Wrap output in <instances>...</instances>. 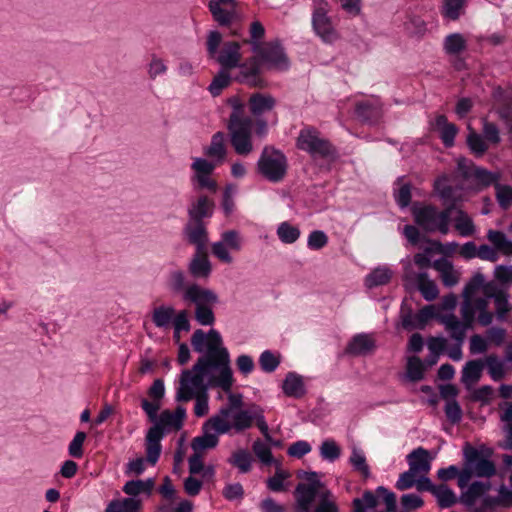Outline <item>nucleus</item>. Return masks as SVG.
Segmentation results:
<instances>
[{
	"mask_svg": "<svg viewBox=\"0 0 512 512\" xmlns=\"http://www.w3.org/2000/svg\"><path fill=\"white\" fill-rule=\"evenodd\" d=\"M484 366L485 363L481 359L466 362L461 372V382L466 388H470L481 379Z\"/></svg>",
	"mask_w": 512,
	"mask_h": 512,
	"instance_id": "nucleus-29",
	"label": "nucleus"
},
{
	"mask_svg": "<svg viewBox=\"0 0 512 512\" xmlns=\"http://www.w3.org/2000/svg\"><path fill=\"white\" fill-rule=\"evenodd\" d=\"M461 489L459 501L468 506H473L477 500L491 489V482H458Z\"/></svg>",
	"mask_w": 512,
	"mask_h": 512,
	"instance_id": "nucleus-17",
	"label": "nucleus"
},
{
	"mask_svg": "<svg viewBox=\"0 0 512 512\" xmlns=\"http://www.w3.org/2000/svg\"><path fill=\"white\" fill-rule=\"evenodd\" d=\"M426 367L418 356H411L407 360L406 378L411 382L424 379Z\"/></svg>",
	"mask_w": 512,
	"mask_h": 512,
	"instance_id": "nucleus-41",
	"label": "nucleus"
},
{
	"mask_svg": "<svg viewBox=\"0 0 512 512\" xmlns=\"http://www.w3.org/2000/svg\"><path fill=\"white\" fill-rule=\"evenodd\" d=\"M214 417H210L202 426V435L195 437L191 442V447L194 452L200 453V451L215 448L219 443V433L215 426Z\"/></svg>",
	"mask_w": 512,
	"mask_h": 512,
	"instance_id": "nucleus-14",
	"label": "nucleus"
},
{
	"mask_svg": "<svg viewBox=\"0 0 512 512\" xmlns=\"http://www.w3.org/2000/svg\"><path fill=\"white\" fill-rule=\"evenodd\" d=\"M455 212L457 213L455 218V228L458 230L459 234L463 237H468L474 234L475 225L469 215L461 208L456 209Z\"/></svg>",
	"mask_w": 512,
	"mask_h": 512,
	"instance_id": "nucleus-44",
	"label": "nucleus"
},
{
	"mask_svg": "<svg viewBox=\"0 0 512 512\" xmlns=\"http://www.w3.org/2000/svg\"><path fill=\"white\" fill-rule=\"evenodd\" d=\"M510 487H507L504 483L498 489L499 495L497 497H484L483 506L486 508H492L494 506H511L512 505V482Z\"/></svg>",
	"mask_w": 512,
	"mask_h": 512,
	"instance_id": "nucleus-38",
	"label": "nucleus"
},
{
	"mask_svg": "<svg viewBox=\"0 0 512 512\" xmlns=\"http://www.w3.org/2000/svg\"><path fill=\"white\" fill-rule=\"evenodd\" d=\"M276 105V99L270 94L253 93L249 98V109L253 116L272 111Z\"/></svg>",
	"mask_w": 512,
	"mask_h": 512,
	"instance_id": "nucleus-25",
	"label": "nucleus"
},
{
	"mask_svg": "<svg viewBox=\"0 0 512 512\" xmlns=\"http://www.w3.org/2000/svg\"><path fill=\"white\" fill-rule=\"evenodd\" d=\"M239 72L235 75L234 80L239 83H244L252 87L263 86V80L260 77L261 65L258 58L255 56L250 57L244 63L239 62Z\"/></svg>",
	"mask_w": 512,
	"mask_h": 512,
	"instance_id": "nucleus-13",
	"label": "nucleus"
},
{
	"mask_svg": "<svg viewBox=\"0 0 512 512\" xmlns=\"http://www.w3.org/2000/svg\"><path fill=\"white\" fill-rule=\"evenodd\" d=\"M259 364L264 372L272 373L280 365V357L270 350H265L260 354Z\"/></svg>",
	"mask_w": 512,
	"mask_h": 512,
	"instance_id": "nucleus-53",
	"label": "nucleus"
},
{
	"mask_svg": "<svg viewBox=\"0 0 512 512\" xmlns=\"http://www.w3.org/2000/svg\"><path fill=\"white\" fill-rule=\"evenodd\" d=\"M328 236L322 230H313L307 239V246L311 250H321L328 244Z\"/></svg>",
	"mask_w": 512,
	"mask_h": 512,
	"instance_id": "nucleus-61",
	"label": "nucleus"
},
{
	"mask_svg": "<svg viewBox=\"0 0 512 512\" xmlns=\"http://www.w3.org/2000/svg\"><path fill=\"white\" fill-rule=\"evenodd\" d=\"M186 273L181 269L171 270L167 277V288L173 294H184L186 290Z\"/></svg>",
	"mask_w": 512,
	"mask_h": 512,
	"instance_id": "nucleus-40",
	"label": "nucleus"
},
{
	"mask_svg": "<svg viewBox=\"0 0 512 512\" xmlns=\"http://www.w3.org/2000/svg\"><path fill=\"white\" fill-rule=\"evenodd\" d=\"M320 456L328 462H335L341 456V448L333 439L324 440L319 447Z\"/></svg>",
	"mask_w": 512,
	"mask_h": 512,
	"instance_id": "nucleus-47",
	"label": "nucleus"
},
{
	"mask_svg": "<svg viewBox=\"0 0 512 512\" xmlns=\"http://www.w3.org/2000/svg\"><path fill=\"white\" fill-rule=\"evenodd\" d=\"M191 345L201 356L191 369L181 372L175 399L177 402H188L196 397L194 413L197 417H202L209 410L208 388L219 387L224 392H230L233 372L229 351L218 330L212 328L207 333L202 329L195 330Z\"/></svg>",
	"mask_w": 512,
	"mask_h": 512,
	"instance_id": "nucleus-1",
	"label": "nucleus"
},
{
	"mask_svg": "<svg viewBox=\"0 0 512 512\" xmlns=\"http://www.w3.org/2000/svg\"><path fill=\"white\" fill-rule=\"evenodd\" d=\"M438 320L450 331L451 338L460 344L463 343L468 328L454 314L440 315Z\"/></svg>",
	"mask_w": 512,
	"mask_h": 512,
	"instance_id": "nucleus-30",
	"label": "nucleus"
},
{
	"mask_svg": "<svg viewBox=\"0 0 512 512\" xmlns=\"http://www.w3.org/2000/svg\"><path fill=\"white\" fill-rule=\"evenodd\" d=\"M312 26L315 33L327 43H331L336 38L335 30L332 27L330 18L327 16L326 11L319 7L314 10L312 16Z\"/></svg>",
	"mask_w": 512,
	"mask_h": 512,
	"instance_id": "nucleus-18",
	"label": "nucleus"
},
{
	"mask_svg": "<svg viewBox=\"0 0 512 512\" xmlns=\"http://www.w3.org/2000/svg\"><path fill=\"white\" fill-rule=\"evenodd\" d=\"M495 196L499 206L507 210L512 204V187L501 183L495 184Z\"/></svg>",
	"mask_w": 512,
	"mask_h": 512,
	"instance_id": "nucleus-52",
	"label": "nucleus"
},
{
	"mask_svg": "<svg viewBox=\"0 0 512 512\" xmlns=\"http://www.w3.org/2000/svg\"><path fill=\"white\" fill-rule=\"evenodd\" d=\"M206 156L216 159L221 162L225 159L227 150L225 146V133L222 131L216 132L212 138L210 145L204 149Z\"/></svg>",
	"mask_w": 512,
	"mask_h": 512,
	"instance_id": "nucleus-31",
	"label": "nucleus"
},
{
	"mask_svg": "<svg viewBox=\"0 0 512 512\" xmlns=\"http://www.w3.org/2000/svg\"><path fill=\"white\" fill-rule=\"evenodd\" d=\"M230 417L233 420L232 422L228 418L214 417L215 426L219 433L226 434L231 429H234L236 432H242L250 428L255 418L254 409L252 411L238 410L233 412Z\"/></svg>",
	"mask_w": 512,
	"mask_h": 512,
	"instance_id": "nucleus-12",
	"label": "nucleus"
},
{
	"mask_svg": "<svg viewBox=\"0 0 512 512\" xmlns=\"http://www.w3.org/2000/svg\"><path fill=\"white\" fill-rule=\"evenodd\" d=\"M249 42L261 66L278 71H287L290 68L289 58L279 40L270 41L264 45L258 41Z\"/></svg>",
	"mask_w": 512,
	"mask_h": 512,
	"instance_id": "nucleus-7",
	"label": "nucleus"
},
{
	"mask_svg": "<svg viewBox=\"0 0 512 512\" xmlns=\"http://www.w3.org/2000/svg\"><path fill=\"white\" fill-rule=\"evenodd\" d=\"M321 482H299L295 489L296 512H309L319 490Z\"/></svg>",
	"mask_w": 512,
	"mask_h": 512,
	"instance_id": "nucleus-15",
	"label": "nucleus"
},
{
	"mask_svg": "<svg viewBox=\"0 0 512 512\" xmlns=\"http://www.w3.org/2000/svg\"><path fill=\"white\" fill-rule=\"evenodd\" d=\"M228 105L232 108L227 126H235L239 123L252 122V119L245 115V104L239 97L233 96L227 100Z\"/></svg>",
	"mask_w": 512,
	"mask_h": 512,
	"instance_id": "nucleus-34",
	"label": "nucleus"
},
{
	"mask_svg": "<svg viewBox=\"0 0 512 512\" xmlns=\"http://www.w3.org/2000/svg\"><path fill=\"white\" fill-rule=\"evenodd\" d=\"M472 177L476 179L481 185L484 187H488L490 185H494L496 183H499V174L491 172L485 168L478 167L474 168V172L472 174Z\"/></svg>",
	"mask_w": 512,
	"mask_h": 512,
	"instance_id": "nucleus-55",
	"label": "nucleus"
},
{
	"mask_svg": "<svg viewBox=\"0 0 512 512\" xmlns=\"http://www.w3.org/2000/svg\"><path fill=\"white\" fill-rule=\"evenodd\" d=\"M393 272L390 268L383 266L373 269L365 278L367 288H375L390 282Z\"/></svg>",
	"mask_w": 512,
	"mask_h": 512,
	"instance_id": "nucleus-37",
	"label": "nucleus"
},
{
	"mask_svg": "<svg viewBox=\"0 0 512 512\" xmlns=\"http://www.w3.org/2000/svg\"><path fill=\"white\" fill-rule=\"evenodd\" d=\"M215 210V203L207 195H200L187 207V222L183 226V236L187 242L209 240L206 219H210Z\"/></svg>",
	"mask_w": 512,
	"mask_h": 512,
	"instance_id": "nucleus-3",
	"label": "nucleus"
},
{
	"mask_svg": "<svg viewBox=\"0 0 512 512\" xmlns=\"http://www.w3.org/2000/svg\"><path fill=\"white\" fill-rule=\"evenodd\" d=\"M487 366L491 379L495 382L502 380L505 375V367L503 361L499 360L496 355H489L484 362Z\"/></svg>",
	"mask_w": 512,
	"mask_h": 512,
	"instance_id": "nucleus-49",
	"label": "nucleus"
},
{
	"mask_svg": "<svg viewBox=\"0 0 512 512\" xmlns=\"http://www.w3.org/2000/svg\"><path fill=\"white\" fill-rule=\"evenodd\" d=\"M355 114L362 123L375 125L382 116V110L380 106L364 101L356 104Z\"/></svg>",
	"mask_w": 512,
	"mask_h": 512,
	"instance_id": "nucleus-26",
	"label": "nucleus"
},
{
	"mask_svg": "<svg viewBox=\"0 0 512 512\" xmlns=\"http://www.w3.org/2000/svg\"><path fill=\"white\" fill-rule=\"evenodd\" d=\"M414 486L420 492H431L437 498L438 505L442 508H449L457 502L454 492L444 482L438 485L433 482H396V488L401 491Z\"/></svg>",
	"mask_w": 512,
	"mask_h": 512,
	"instance_id": "nucleus-8",
	"label": "nucleus"
},
{
	"mask_svg": "<svg viewBox=\"0 0 512 512\" xmlns=\"http://www.w3.org/2000/svg\"><path fill=\"white\" fill-rule=\"evenodd\" d=\"M282 390L288 397H303L306 394V388L302 376L296 372H288L282 383Z\"/></svg>",
	"mask_w": 512,
	"mask_h": 512,
	"instance_id": "nucleus-28",
	"label": "nucleus"
},
{
	"mask_svg": "<svg viewBox=\"0 0 512 512\" xmlns=\"http://www.w3.org/2000/svg\"><path fill=\"white\" fill-rule=\"evenodd\" d=\"M155 482H125L123 491L131 496H137L138 494H145L150 496L152 494Z\"/></svg>",
	"mask_w": 512,
	"mask_h": 512,
	"instance_id": "nucleus-51",
	"label": "nucleus"
},
{
	"mask_svg": "<svg viewBox=\"0 0 512 512\" xmlns=\"http://www.w3.org/2000/svg\"><path fill=\"white\" fill-rule=\"evenodd\" d=\"M482 133V136L487 143L497 145L501 142L500 130L498 126L493 122L482 119Z\"/></svg>",
	"mask_w": 512,
	"mask_h": 512,
	"instance_id": "nucleus-56",
	"label": "nucleus"
},
{
	"mask_svg": "<svg viewBox=\"0 0 512 512\" xmlns=\"http://www.w3.org/2000/svg\"><path fill=\"white\" fill-rule=\"evenodd\" d=\"M493 395V387L491 385H483L472 392L471 400L474 402H479L482 406L489 405Z\"/></svg>",
	"mask_w": 512,
	"mask_h": 512,
	"instance_id": "nucleus-59",
	"label": "nucleus"
},
{
	"mask_svg": "<svg viewBox=\"0 0 512 512\" xmlns=\"http://www.w3.org/2000/svg\"><path fill=\"white\" fill-rule=\"evenodd\" d=\"M195 320L203 326H212L215 323V315L211 305L195 307Z\"/></svg>",
	"mask_w": 512,
	"mask_h": 512,
	"instance_id": "nucleus-57",
	"label": "nucleus"
},
{
	"mask_svg": "<svg viewBox=\"0 0 512 512\" xmlns=\"http://www.w3.org/2000/svg\"><path fill=\"white\" fill-rule=\"evenodd\" d=\"M185 418L186 409L183 406L178 405L174 412H171L168 409L162 411L156 422L161 424L165 431H169L170 429L180 430Z\"/></svg>",
	"mask_w": 512,
	"mask_h": 512,
	"instance_id": "nucleus-23",
	"label": "nucleus"
},
{
	"mask_svg": "<svg viewBox=\"0 0 512 512\" xmlns=\"http://www.w3.org/2000/svg\"><path fill=\"white\" fill-rule=\"evenodd\" d=\"M195 247V252L188 263V272L195 279H208L212 273V264L208 257L209 240L188 242Z\"/></svg>",
	"mask_w": 512,
	"mask_h": 512,
	"instance_id": "nucleus-9",
	"label": "nucleus"
},
{
	"mask_svg": "<svg viewBox=\"0 0 512 512\" xmlns=\"http://www.w3.org/2000/svg\"><path fill=\"white\" fill-rule=\"evenodd\" d=\"M468 130L469 133L466 137L467 147L474 156L482 157L489 149L488 143L470 125H468Z\"/></svg>",
	"mask_w": 512,
	"mask_h": 512,
	"instance_id": "nucleus-35",
	"label": "nucleus"
},
{
	"mask_svg": "<svg viewBox=\"0 0 512 512\" xmlns=\"http://www.w3.org/2000/svg\"><path fill=\"white\" fill-rule=\"evenodd\" d=\"M240 48L239 42L228 41L213 59L221 65V69L230 70L236 68L241 60Z\"/></svg>",
	"mask_w": 512,
	"mask_h": 512,
	"instance_id": "nucleus-19",
	"label": "nucleus"
},
{
	"mask_svg": "<svg viewBox=\"0 0 512 512\" xmlns=\"http://www.w3.org/2000/svg\"><path fill=\"white\" fill-rule=\"evenodd\" d=\"M375 348V341L366 333H359L352 337L345 352L350 355H367Z\"/></svg>",
	"mask_w": 512,
	"mask_h": 512,
	"instance_id": "nucleus-24",
	"label": "nucleus"
},
{
	"mask_svg": "<svg viewBox=\"0 0 512 512\" xmlns=\"http://www.w3.org/2000/svg\"><path fill=\"white\" fill-rule=\"evenodd\" d=\"M87 435L83 431L76 432L74 438L69 444L68 452L73 458H81L83 456V443Z\"/></svg>",
	"mask_w": 512,
	"mask_h": 512,
	"instance_id": "nucleus-63",
	"label": "nucleus"
},
{
	"mask_svg": "<svg viewBox=\"0 0 512 512\" xmlns=\"http://www.w3.org/2000/svg\"><path fill=\"white\" fill-rule=\"evenodd\" d=\"M488 298L494 300L497 319L504 321L506 315L512 311V305L509 302V294L506 291H495L488 293Z\"/></svg>",
	"mask_w": 512,
	"mask_h": 512,
	"instance_id": "nucleus-36",
	"label": "nucleus"
},
{
	"mask_svg": "<svg viewBox=\"0 0 512 512\" xmlns=\"http://www.w3.org/2000/svg\"><path fill=\"white\" fill-rule=\"evenodd\" d=\"M209 11L213 19L220 25L227 27L229 26L236 16V8H223L215 4H208Z\"/></svg>",
	"mask_w": 512,
	"mask_h": 512,
	"instance_id": "nucleus-39",
	"label": "nucleus"
},
{
	"mask_svg": "<svg viewBox=\"0 0 512 512\" xmlns=\"http://www.w3.org/2000/svg\"><path fill=\"white\" fill-rule=\"evenodd\" d=\"M243 245V238L238 230L231 229L221 233V239L214 242L211 246L213 255L221 262L230 264L233 262V257L229 250L240 251Z\"/></svg>",
	"mask_w": 512,
	"mask_h": 512,
	"instance_id": "nucleus-10",
	"label": "nucleus"
},
{
	"mask_svg": "<svg viewBox=\"0 0 512 512\" xmlns=\"http://www.w3.org/2000/svg\"><path fill=\"white\" fill-rule=\"evenodd\" d=\"M492 98L497 105L496 113L500 119L512 116V89L498 86L493 89Z\"/></svg>",
	"mask_w": 512,
	"mask_h": 512,
	"instance_id": "nucleus-22",
	"label": "nucleus"
},
{
	"mask_svg": "<svg viewBox=\"0 0 512 512\" xmlns=\"http://www.w3.org/2000/svg\"><path fill=\"white\" fill-rule=\"evenodd\" d=\"M297 148L307 152L313 159L334 160L337 157L336 148L328 139L320 137V132L314 127L300 130Z\"/></svg>",
	"mask_w": 512,
	"mask_h": 512,
	"instance_id": "nucleus-6",
	"label": "nucleus"
},
{
	"mask_svg": "<svg viewBox=\"0 0 512 512\" xmlns=\"http://www.w3.org/2000/svg\"><path fill=\"white\" fill-rule=\"evenodd\" d=\"M182 298L184 301L193 303L196 307L215 305L219 302L218 295L213 290L203 288L196 283L187 286Z\"/></svg>",
	"mask_w": 512,
	"mask_h": 512,
	"instance_id": "nucleus-16",
	"label": "nucleus"
},
{
	"mask_svg": "<svg viewBox=\"0 0 512 512\" xmlns=\"http://www.w3.org/2000/svg\"><path fill=\"white\" fill-rule=\"evenodd\" d=\"M448 177L442 175L434 182V189L443 202L444 208L453 206V212L458 209V203L462 200L460 195L455 194V188L449 184Z\"/></svg>",
	"mask_w": 512,
	"mask_h": 512,
	"instance_id": "nucleus-21",
	"label": "nucleus"
},
{
	"mask_svg": "<svg viewBox=\"0 0 512 512\" xmlns=\"http://www.w3.org/2000/svg\"><path fill=\"white\" fill-rule=\"evenodd\" d=\"M252 450L264 465L270 466L272 464H277V460L273 457L270 447L260 439H257L253 443Z\"/></svg>",
	"mask_w": 512,
	"mask_h": 512,
	"instance_id": "nucleus-50",
	"label": "nucleus"
},
{
	"mask_svg": "<svg viewBox=\"0 0 512 512\" xmlns=\"http://www.w3.org/2000/svg\"><path fill=\"white\" fill-rule=\"evenodd\" d=\"M432 457L428 450L423 447L414 449L407 455V462L409 467L418 475L428 477L431 469Z\"/></svg>",
	"mask_w": 512,
	"mask_h": 512,
	"instance_id": "nucleus-20",
	"label": "nucleus"
},
{
	"mask_svg": "<svg viewBox=\"0 0 512 512\" xmlns=\"http://www.w3.org/2000/svg\"><path fill=\"white\" fill-rule=\"evenodd\" d=\"M465 0H445L443 15L450 20H457Z\"/></svg>",
	"mask_w": 512,
	"mask_h": 512,
	"instance_id": "nucleus-62",
	"label": "nucleus"
},
{
	"mask_svg": "<svg viewBox=\"0 0 512 512\" xmlns=\"http://www.w3.org/2000/svg\"><path fill=\"white\" fill-rule=\"evenodd\" d=\"M349 463L355 472H358L363 478L371 477L370 467L367 464L365 453L357 446H353Z\"/></svg>",
	"mask_w": 512,
	"mask_h": 512,
	"instance_id": "nucleus-33",
	"label": "nucleus"
},
{
	"mask_svg": "<svg viewBox=\"0 0 512 512\" xmlns=\"http://www.w3.org/2000/svg\"><path fill=\"white\" fill-rule=\"evenodd\" d=\"M485 277L482 273L477 272L473 277L465 284L463 289L464 300L471 301L472 296L484 286Z\"/></svg>",
	"mask_w": 512,
	"mask_h": 512,
	"instance_id": "nucleus-54",
	"label": "nucleus"
},
{
	"mask_svg": "<svg viewBox=\"0 0 512 512\" xmlns=\"http://www.w3.org/2000/svg\"><path fill=\"white\" fill-rule=\"evenodd\" d=\"M257 171L271 183L281 182L288 169V161L285 154L273 146H265L257 161Z\"/></svg>",
	"mask_w": 512,
	"mask_h": 512,
	"instance_id": "nucleus-5",
	"label": "nucleus"
},
{
	"mask_svg": "<svg viewBox=\"0 0 512 512\" xmlns=\"http://www.w3.org/2000/svg\"><path fill=\"white\" fill-rule=\"evenodd\" d=\"M466 40L460 33H452L445 37L443 48L448 55H458L466 49Z\"/></svg>",
	"mask_w": 512,
	"mask_h": 512,
	"instance_id": "nucleus-42",
	"label": "nucleus"
},
{
	"mask_svg": "<svg viewBox=\"0 0 512 512\" xmlns=\"http://www.w3.org/2000/svg\"><path fill=\"white\" fill-rule=\"evenodd\" d=\"M301 235L300 229L289 222H282L277 228V236L285 244L295 243Z\"/></svg>",
	"mask_w": 512,
	"mask_h": 512,
	"instance_id": "nucleus-48",
	"label": "nucleus"
},
{
	"mask_svg": "<svg viewBox=\"0 0 512 512\" xmlns=\"http://www.w3.org/2000/svg\"><path fill=\"white\" fill-rule=\"evenodd\" d=\"M176 310L170 305H160L152 312V322L157 328L167 329L173 321Z\"/></svg>",
	"mask_w": 512,
	"mask_h": 512,
	"instance_id": "nucleus-32",
	"label": "nucleus"
},
{
	"mask_svg": "<svg viewBox=\"0 0 512 512\" xmlns=\"http://www.w3.org/2000/svg\"><path fill=\"white\" fill-rule=\"evenodd\" d=\"M211 174H194L191 178L192 183L194 184V188L197 190L206 189L211 192H216L217 183L214 179L210 177Z\"/></svg>",
	"mask_w": 512,
	"mask_h": 512,
	"instance_id": "nucleus-60",
	"label": "nucleus"
},
{
	"mask_svg": "<svg viewBox=\"0 0 512 512\" xmlns=\"http://www.w3.org/2000/svg\"><path fill=\"white\" fill-rule=\"evenodd\" d=\"M377 503L376 496L371 491H366L362 498L353 500L354 512H366V509L376 507Z\"/></svg>",
	"mask_w": 512,
	"mask_h": 512,
	"instance_id": "nucleus-58",
	"label": "nucleus"
},
{
	"mask_svg": "<svg viewBox=\"0 0 512 512\" xmlns=\"http://www.w3.org/2000/svg\"><path fill=\"white\" fill-rule=\"evenodd\" d=\"M418 289L426 301H433L439 293L437 285L428 278L425 272L418 276Z\"/></svg>",
	"mask_w": 512,
	"mask_h": 512,
	"instance_id": "nucleus-45",
	"label": "nucleus"
},
{
	"mask_svg": "<svg viewBox=\"0 0 512 512\" xmlns=\"http://www.w3.org/2000/svg\"><path fill=\"white\" fill-rule=\"evenodd\" d=\"M243 396L240 393H229L228 403L220 407L213 417L230 418V415L238 410H242Z\"/></svg>",
	"mask_w": 512,
	"mask_h": 512,
	"instance_id": "nucleus-46",
	"label": "nucleus"
},
{
	"mask_svg": "<svg viewBox=\"0 0 512 512\" xmlns=\"http://www.w3.org/2000/svg\"><path fill=\"white\" fill-rule=\"evenodd\" d=\"M252 456L246 450H240L233 454L232 463L234 466L239 468V470L243 473H246L251 468Z\"/></svg>",
	"mask_w": 512,
	"mask_h": 512,
	"instance_id": "nucleus-64",
	"label": "nucleus"
},
{
	"mask_svg": "<svg viewBox=\"0 0 512 512\" xmlns=\"http://www.w3.org/2000/svg\"><path fill=\"white\" fill-rule=\"evenodd\" d=\"M415 223L427 233L436 231L445 235L449 232V224L453 206L445 207L439 211L434 205H424L422 207H414L412 209Z\"/></svg>",
	"mask_w": 512,
	"mask_h": 512,
	"instance_id": "nucleus-4",
	"label": "nucleus"
},
{
	"mask_svg": "<svg viewBox=\"0 0 512 512\" xmlns=\"http://www.w3.org/2000/svg\"><path fill=\"white\" fill-rule=\"evenodd\" d=\"M462 454V468L459 480H489L495 476L497 468L492 460V449L485 445L475 447L466 442L463 446Z\"/></svg>",
	"mask_w": 512,
	"mask_h": 512,
	"instance_id": "nucleus-2",
	"label": "nucleus"
},
{
	"mask_svg": "<svg viewBox=\"0 0 512 512\" xmlns=\"http://www.w3.org/2000/svg\"><path fill=\"white\" fill-rule=\"evenodd\" d=\"M252 122L239 123L235 126H227L230 142L238 155L246 156L253 151Z\"/></svg>",
	"mask_w": 512,
	"mask_h": 512,
	"instance_id": "nucleus-11",
	"label": "nucleus"
},
{
	"mask_svg": "<svg viewBox=\"0 0 512 512\" xmlns=\"http://www.w3.org/2000/svg\"><path fill=\"white\" fill-rule=\"evenodd\" d=\"M232 81V77L228 70L220 69L214 76L207 90L213 97L219 96L222 91L227 88Z\"/></svg>",
	"mask_w": 512,
	"mask_h": 512,
	"instance_id": "nucleus-43",
	"label": "nucleus"
},
{
	"mask_svg": "<svg viewBox=\"0 0 512 512\" xmlns=\"http://www.w3.org/2000/svg\"><path fill=\"white\" fill-rule=\"evenodd\" d=\"M435 126L440 131V139L446 148H451L455 144V137L459 131L454 123L448 122L445 115L441 114L435 118Z\"/></svg>",
	"mask_w": 512,
	"mask_h": 512,
	"instance_id": "nucleus-27",
	"label": "nucleus"
}]
</instances>
